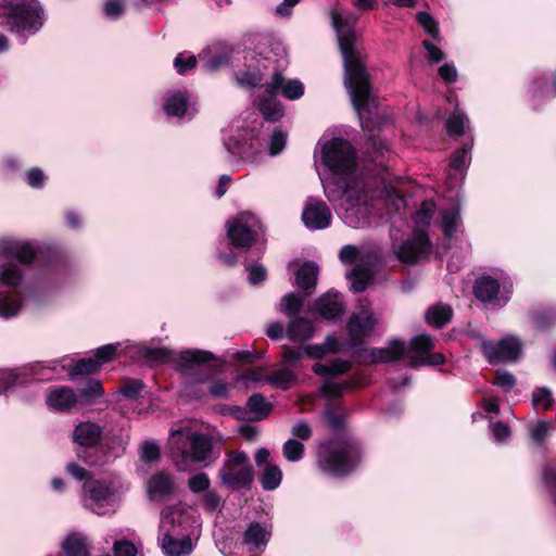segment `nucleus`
Masks as SVG:
<instances>
[{
  "instance_id": "f257e3e1",
  "label": "nucleus",
  "mask_w": 556,
  "mask_h": 556,
  "mask_svg": "<svg viewBox=\"0 0 556 556\" xmlns=\"http://www.w3.org/2000/svg\"><path fill=\"white\" fill-rule=\"evenodd\" d=\"M319 159L332 177L323 182L327 199L338 203L341 218L351 228L371 224L375 191L357 168L356 152L344 139L320 141Z\"/></svg>"
},
{
  "instance_id": "f03ea898",
  "label": "nucleus",
  "mask_w": 556,
  "mask_h": 556,
  "mask_svg": "<svg viewBox=\"0 0 556 556\" xmlns=\"http://www.w3.org/2000/svg\"><path fill=\"white\" fill-rule=\"evenodd\" d=\"M330 16L343 58L344 85L358 114L362 127L370 128L372 116L377 113V105L371 93L369 74L361 53L354 47V25L358 17L350 11L338 9L332 10Z\"/></svg>"
},
{
  "instance_id": "7ed1b4c3",
  "label": "nucleus",
  "mask_w": 556,
  "mask_h": 556,
  "mask_svg": "<svg viewBox=\"0 0 556 556\" xmlns=\"http://www.w3.org/2000/svg\"><path fill=\"white\" fill-rule=\"evenodd\" d=\"M45 22V10L38 0H2L0 3V25L24 38L37 34Z\"/></svg>"
},
{
  "instance_id": "20e7f679",
  "label": "nucleus",
  "mask_w": 556,
  "mask_h": 556,
  "mask_svg": "<svg viewBox=\"0 0 556 556\" xmlns=\"http://www.w3.org/2000/svg\"><path fill=\"white\" fill-rule=\"evenodd\" d=\"M168 445L175 464L181 471L188 470L191 465H206L212 451L211 439L190 428L172 430Z\"/></svg>"
},
{
  "instance_id": "39448f33",
  "label": "nucleus",
  "mask_w": 556,
  "mask_h": 556,
  "mask_svg": "<svg viewBox=\"0 0 556 556\" xmlns=\"http://www.w3.org/2000/svg\"><path fill=\"white\" fill-rule=\"evenodd\" d=\"M434 210V202L424 201L420 210L414 215L417 229L413 232L412 238L399 247L393 245L394 253L401 262L410 265L430 253L431 243L424 228L429 226Z\"/></svg>"
},
{
  "instance_id": "423d86ee",
  "label": "nucleus",
  "mask_w": 556,
  "mask_h": 556,
  "mask_svg": "<svg viewBox=\"0 0 556 556\" xmlns=\"http://www.w3.org/2000/svg\"><path fill=\"white\" fill-rule=\"evenodd\" d=\"M317 456L320 470L336 477L352 471L361 459L359 448L356 445L337 442L321 444Z\"/></svg>"
},
{
  "instance_id": "0eeeda50",
  "label": "nucleus",
  "mask_w": 556,
  "mask_h": 556,
  "mask_svg": "<svg viewBox=\"0 0 556 556\" xmlns=\"http://www.w3.org/2000/svg\"><path fill=\"white\" fill-rule=\"evenodd\" d=\"M202 520L198 509L179 502L163 507L160 514L159 532L200 535Z\"/></svg>"
},
{
  "instance_id": "6e6552de",
  "label": "nucleus",
  "mask_w": 556,
  "mask_h": 556,
  "mask_svg": "<svg viewBox=\"0 0 556 556\" xmlns=\"http://www.w3.org/2000/svg\"><path fill=\"white\" fill-rule=\"evenodd\" d=\"M83 505L92 513L104 516L114 513L119 502L122 485L118 481L93 480L84 484Z\"/></svg>"
},
{
  "instance_id": "1a4fd4ad",
  "label": "nucleus",
  "mask_w": 556,
  "mask_h": 556,
  "mask_svg": "<svg viewBox=\"0 0 556 556\" xmlns=\"http://www.w3.org/2000/svg\"><path fill=\"white\" fill-rule=\"evenodd\" d=\"M218 478L228 489H249L254 479V470L247 453L242 451L227 453L223 467L218 471Z\"/></svg>"
},
{
  "instance_id": "9d476101",
  "label": "nucleus",
  "mask_w": 556,
  "mask_h": 556,
  "mask_svg": "<svg viewBox=\"0 0 556 556\" xmlns=\"http://www.w3.org/2000/svg\"><path fill=\"white\" fill-rule=\"evenodd\" d=\"M258 230H261L258 218L248 212L238 214L227 223V236L231 244L237 248H249Z\"/></svg>"
},
{
  "instance_id": "9b49d317",
  "label": "nucleus",
  "mask_w": 556,
  "mask_h": 556,
  "mask_svg": "<svg viewBox=\"0 0 556 556\" xmlns=\"http://www.w3.org/2000/svg\"><path fill=\"white\" fill-rule=\"evenodd\" d=\"M433 345V340L427 334H418L412 338L409 345L406 346L410 366L419 367L444 363L445 357L442 353L432 352Z\"/></svg>"
},
{
  "instance_id": "f8f14e48",
  "label": "nucleus",
  "mask_w": 556,
  "mask_h": 556,
  "mask_svg": "<svg viewBox=\"0 0 556 556\" xmlns=\"http://www.w3.org/2000/svg\"><path fill=\"white\" fill-rule=\"evenodd\" d=\"M378 319L369 306L359 305L350 317L348 323V331L350 336V345H358L368 338Z\"/></svg>"
},
{
  "instance_id": "ddd939ff",
  "label": "nucleus",
  "mask_w": 556,
  "mask_h": 556,
  "mask_svg": "<svg viewBox=\"0 0 556 556\" xmlns=\"http://www.w3.org/2000/svg\"><path fill=\"white\" fill-rule=\"evenodd\" d=\"M481 349L491 364H498L517 361L521 354L522 345L516 337H506L496 342H483Z\"/></svg>"
},
{
  "instance_id": "4468645a",
  "label": "nucleus",
  "mask_w": 556,
  "mask_h": 556,
  "mask_svg": "<svg viewBox=\"0 0 556 556\" xmlns=\"http://www.w3.org/2000/svg\"><path fill=\"white\" fill-rule=\"evenodd\" d=\"M302 220L306 228L311 230H320L330 226L332 214L323 200L309 197L305 201L302 211Z\"/></svg>"
},
{
  "instance_id": "2eb2a0df",
  "label": "nucleus",
  "mask_w": 556,
  "mask_h": 556,
  "mask_svg": "<svg viewBox=\"0 0 556 556\" xmlns=\"http://www.w3.org/2000/svg\"><path fill=\"white\" fill-rule=\"evenodd\" d=\"M200 535L159 532V542L166 556L189 555Z\"/></svg>"
},
{
  "instance_id": "dca6fc26",
  "label": "nucleus",
  "mask_w": 556,
  "mask_h": 556,
  "mask_svg": "<svg viewBox=\"0 0 556 556\" xmlns=\"http://www.w3.org/2000/svg\"><path fill=\"white\" fill-rule=\"evenodd\" d=\"M279 91L286 99L294 101L304 94V85L299 79H286L281 73H275L270 80L265 84V93L277 96Z\"/></svg>"
},
{
  "instance_id": "f3484780",
  "label": "nucleus",
  "mask_w": 556,
  "mask_h": 556,
  "mask_svg": "<svg viewBox=\"0 0 556 556\" xmlns=\"http://www.w3.org/2000/svg\"><path fill=\"white\" fill-rule=\"evenodd\" d=\"M146 490L150 501L161 502L175 494L176 484L170 475L159 471L147 481Z\"/></svg>"
},
{
  "instance_id": "a211bd4d",
  "label": "nucleus",
  "mask_w": 556,
  "mask_h": 556,
  "mask_svg": "<svg viewBox=\"0 0 556 556\" xmlns=\"http://www.w3.org/2000/svg\"><path fill=\"white\" fill-rule=\"evenodd\" d=\"M163 110L168 116L185 117L195 113L194 103L185 91L176 90L169 92L164 101Z\"/></svg>"
},
{
  "instance_id": "6ab92c4d",
  "label": "nucleus",
  "mask_w": 556,
  "mask_h": 556,
  "mask_svg": "<svg viewBox=\"0 0 556 556\" xmlns=\"http://www.w3.org/2000/svg\"><path fill=\"white\" fill-rule=\"evenodd\" d=\"M315 309L323 318L333 320L343 314L344 305L339 293L329 291L317 299Z\"/></svg>"
},
{
  "instance_id": "aec40b11",
  "label": "nucleus",
  "mask_w": 556,
  "mask_h": 556,
  "mask_svg": "<svg viewBox=\"0 0 556 556\" xmlns=\"http://www.w3.org/2000/svg\"><path fill=\"white\" fill-rule=\"evenodd\" d=\"M102 435L101 427L96 422L78 424L73 431V440L81 447L94 448Z\"/></svg>"
},
{
  "instance_id": "412c9836",
  "label": "nucleus",
  "mask_w": 556,
  "mask_h": 556,
  "mask_svg": "<svg viewBox=\"0 0 556 556\" xmlns=\"http://www.w3.org/2000/svg\"><path fill=\"white\" fill-rule=\"evenodd\" d=\"M271 536V530L268 526L260 522H252L243 533L242 543L250 551L263 549Z\"/></svg>"
},
{
  "instance_id": "4be33fe9",
  "label": "nucleus",
  "mask_w": 556,
  "mask_h": 556,
  "mask_svg": "<svg viewBox=\"0 0 556 556\" xmlns=\"http://www.w3.org/2000/svg\"><path fill=\"white\" fill-rule=\"evenodd\" d=\"M34 255V249L29 243H23L13 239L0 240V256L12 257L23 264H27L33 260Z\"/></svg>"
},
{
  "instance_id": "5701e85b",
  "label": "nucleus",
  "mask_w": 556,
  "mask_h": 556,
  "mask_svg": "<svg viewBox=\"0 0 556 556\" xmlns=\"http://www.w3.org/2000/svg\"><path fill=\"white\" fill-rule=\"evenodd\" d=\"M78 403V396L68 387L56 388L47 395V404L56 410H68Z\"/></svg>"
},
{
  "instance_id": "b1692460",
  "label": "nucleus",
  "mask_w": 556,
  "mask_h": 556,
  "mask_svg": "<svg viewBox=\"0 0 556 556\" xmlns=\"http://www.w3.org/2000/svg\"><path fill=\"white\" fill-rule=\"evenodd\" d=\"M405 353V344L400 340H393L386 348L372 349L370 351V358L372 363H388L399 359Z\"/></svg>"
},
{
  "instance_id": "393cba45",
  "label": "nucleus",
  "mask_w": 556,
  "mask_h": 556,
  "mask_svg": "<svg viewBox=\"0 0 556 556\" xmlns=\"http://www.w3.org/2000/svg\"><path fill=\"white\" fill-rule=\"evenodd\" d=\"M66 556H90V543L81 533H71L62 542Z\"/></svg>"
},
{
  "instance_id": "a878e982",
  "label": "nucleus",
  "mask_w": 556,
  "mask_h": 556,
  "mask_svg": "<svg viewBox=\"0 0 556 556\" xmlns=\"http://www.w3.org/2000/svg\"><path fill=\"white\" fill-rule=\"evenodd\" d=\"M276 97L267 96L264 91L256 104L264 118L270 122L279 121L285 114L283 106Z\"/></svg>"
},
{
  "instance_id": "bb28decb",
  "label": "nucleus",
  "mask_w": 556,
  "mask_h": 556,
  "mask_svg": "<svg viewBox=\"0 0 556 556\" xmlns=\"http://www.w3.org/2000/svg\"><path fill=\"white\" fill-rule=\"evenodd\" d=\"M500 281L490 276L479 278L475 285V295L482 302H491L500 294Z\"/></svg>"
},
{
  "instance_id": "cd10ccee",
  "label": "nucleus",
  "mask_w": 556,
  "mask_h": 556,
  "mask_svg": "<svg viewBox=\"0 0 556 556\" xmlns=\"http://www.w3.org/2000/svg\"><path fill=\"white\" fill-rule=\"evenodd\" d=\"M470 160L471 156L469 149L466 148L458 150L453 154L447 174L448 179L455 180L452 182L453 185H456L458 181L463 180L464 172L468 167Z\"/></svg>"
},
{
  "instance_id": "c85d7f7f",
  "label": "nucleus",
  "mask_w": 556,
  "mask_h": 556,
  "mask_svg": "<svg viewBox=\"0 0 556 556\" xmlns=\"http://www.w3.org/2000/svg\"><path fill=\"white\" fill-rule=\"evenodd\" d=\"M317 276L318 266L314 262H306L295 273V285L302 290L314 289Z\"/></svg>"
},
{
  "instance_id": "c756f323",
  "label": "nucleus",
  "mask_w": 556,
  "mask_h": 556,
  "mask_svg": "<svg viewBox=\"0 0 556 556\" xmlns=\"http://www.w3.org/2000/svg\"><path fill=\"white\" fill-rule=\"evenodd\" d=\"M374 276V269L370 265L356 266L348 275L351 289L355 292H363Z\"/></svg>"
},
{
  "instance_id": "7c9ffc66",
  "label": "nucleus",
  "mask_w": 556,
  "mask_h": 556,
  "mask_svg": "<svg viewBox=\"0 0 556 556\" xmlns=\"http://www.w3.org/2000/svg\"><path fill=\"white\" fill-rule=\"evenodd\" d=\"M312 324L301 317H294L290 320L287 333L288 338L292 341H305L313 336Z\"/></svg>"
},
{
  "instance_id": "2f4dec72",
  "label": "nucleus",
  "mask_w": 556,
  "mask_h": 556,
  "mask_svg": "<svg viewBox=\"0 0 556 556\" xmlns=\"http://www.w3.org/2000/svg\"><path fill=\"white\" fill-rule=\"evenodd\" d=\"M351 369V363L345 359H333L329 364H315L313 371L325 378H334L342 375Z\"/></svg>"
},
{
  "instance_id": "473e14b6",
  "label": "nucleus",
  "mask_w": 556,
  "mask_h": 556,
  "mask_svg": "<svg viewBox=\"0 0 556 556\" xmlns=\"http://www.w3.org/2000/svg\"><path fill=\"white\" fill-rule=\"evenodd\" d=\"M24 279V271L20 265L10 263L5 265L0 271V286H5L12 290H16L22 286Z\"/></svg>"
},
{
  "instance_id": "72a5a7b5",
  "label": "nucleus",
  "mask_w": 556,
  "mask_h": 556,
  "mask_svg": "<svg viewBox=\"0 0 556 556\" xmlns=\"http://www.w3.org/2000/svg\"><path fill=\"white\" fill-rule=\"evenodd\" d=\"M282 480V471L278 465L266 464L261 472L260 482L264 490H276Z\"/></svg>"
},
{
  "instance_id": "f704fd0d",
  "label": "nucleus",
  "mask_w": 556,
  "mask_h": 556,
  "mask_svg": "<svg viewBox=\"0 0 556 556\" xmlns=\"http://www.w3.org/2000/svg\"><path fill=\"white\" fill-rule=\"evenodd\" d=\"M452 308L445 304H435L426 312V320L437 328L447 324L452 318Z\"/></svg>"
},
{
  "instance_id": "c9c22d12",
  "label": "nucleus",
  "mask_w": 556,
  "mask_h": 556,
  "mask_svg": "<svg viewBox=\"0 0 556 556\" xmlns=\"http://www.w3.org/2000/svg\"><path fill=\"white\" fill-rule=\"evenodd\" d=\"M296 375L289 368H279L268 375L267 382L278 389L288 390L296 382Z\"/></svg>"
},
{
  "instance_id": "e433bc0d",
  "label": "nucleus",
  "mask_w": 556,
  "mask_h": 556,
  "mask_svg": "<svg viewBox=\"0 0 556 556\" xmlns=\"http://www.w3.org/2000/svg\"><path fill=\"white\" fill-rule=\"evenodd\" d=\"M441 217V227L444 235L448 238L453 237L462 224L458 205H453L451 208L443 211Z\"/></svg>"
},
{
  "instance_id": "4c0bfd02",
  "label": "nucleus",
  "mask_w": 556,
  "mask_h": 556,
  "mask_svg": "<svg viewBox=\"0 0 556 556\" xmlns=\"http://www.w3.org/2000/svg\"><path fill=\"white\" fill-rule=\"evenodd\" d=\"M225 147L231 155H238L243 160L255 161L257 154L260 153V143L257 141L256 144H254L253 141H251L249 144L239 143L237 141H235L233 143L225 142Z\"/></svg>"
},
{
  "instance_id": "58836bf2",
  "label": "nucleus",
  "mask_w": 556,
  "mask_h": 556,
  "mask_svg": "<svg viewBox=\"0 0 556 556\" xmlns=\"http://www.w3.org/2000/svg\"><path fill=\"white\" fill-rule=\"evenodd\" d=\"M104 391L102 389L101 382L96 379H90L87 384L79 390L78 403L89 405L92 404L96 400L103 396Z\"/></svg>"
},
{
  "instance_id": "ea45409f",
  "label": "nucleus",
  "mask_w": 556,
  "mask_h": 556,
  "mask_svg": "<svg viewBox=\"0 0 556 556\" xmlns=\"http://www.w3.org/2000/svg\"><path fill=\"white\" fill-rule=\"evenodd\" d=\"M267 377L263 368H250L235 378V386L248 389L251 384L267 382Z\"/></svg>"
},
{
  "instance_id": "a19ab883",
  "label": "nucleus",
  "mask_w": 556,
  "mask_h": 556,
  "mask_svg": "<svg viewBox=\"0 0 556 556\" xmlns=\"http://www.w3.org/2000/svg\"><path fill=\"white\" fill-rule=\"evenodd\" d=\"M263 73L258 68L248 67L238 72L235 76L239 86L244 88H255L261 86L263 80Z\"/></svg>"
},
{
  "instance_id": "79ce46f5",
  "label": "nucleus",
  "mask_w": 556,
  "mask_h": 556,
  "mask_svg": "<svg viewBox=\"0 0 556 556\" xmlns=\"http://www.w3.org/2000/svg\"><path fill=\"white\" fill-rule=\"evenodd\" d=\"M351 387V383L337 382L333 378H325L323 384L319 388V393L327 400H333L339 397L345 390Z\"/></svg>"
},
{
  "instance_id": "37998d69",
  "label": "nucleus",
  "mask_w": 556,
  "mask_h": 556,
  "mask_svg": "<svg viewBox=\"0 0 556 556\" xmlns=\"http://www.w3.org/2000/svg\"><path fill=\"white\" fill-rule=\"evenodd\" d=\"M247 406L254 419H262L268 415L271 405L265 400L262 394H253L249 397Z\"/></svg>"
},
{
  "instance_id": "c03bdc74",
  "label": "nucleus",
  "mask_w": 556,
  "mask_h": 556,
  "mask_svg": "<svg viewBox=\"0 0 556 556\" xmlns=\"http://www.w3.org/2000/svg\"><path fill=\"white\" fill-rule=\"evenodd\" d=\"M101 362H97L94 356L79 359L70 371V377L74 378L80 375H90L99 371Z\"/></svg>"
},
{
  "instance_id": "a18cd8bd",
  "label": "nucleus",
  "mask_w": 556,
  "mask_h": 556,
  "mask_svg": "<svg viewBox=\"0 0 556 556\" xmlns=\"http://www.w3.org/2000/svg\"><path fill=\"white\" fill-rule=\"evenodd\" d=\"M126 11L125 0H104L102 3V12L106 20L118 21Z\"/></svg>"
},
{
  "instance_id": "49530a36",
  "label": "nucleus",
  "mask_w": 556,
  "mask_h": 556,
  "mask_svg": "<svg viewBox=\"0 0 556 556\" xmlns=\"http://www.w3.org/2000/svg\"><path fill=\"white\" fill-rule=\"evenodd\" d=\"M212 358V353L201 350H186L179 354V365L187 367L198 363H204Z\"/></svg>"
},
{
  "instance_id": "de8ad7c7",
  "label": "nucleus",
  "mask_w": 556,
  "mask_h": 556,
  "mask_svg": "<svg viewBox=\"0 0 556 556\" xmlns=\"http://www.w3.org/2000/svg\"><path fill=\"white\" fill-rule=\"evenodd\" d=\"M468 123L466 115L456 109L446 122V129L450 135L462 136L465 132V127Z\"/></svg>"
},
{
  "instance_id": "09e8293b",
  "label": "nucleus",
  "mask_w": 556,
  "mask_h": 556,
  "mask_svg": "<svg viewBox=\"0 0 556 556\" xmlns=\"http://www.w3.org/2000/svg\"><path fill=\"white\" fill-rule=\"evenodd\" d=\"M21 302L14 296L0 294V317L11 318L18 314Z\"/></svg>"
},
{
  "instance_id": "8fccbe9b",
  "label": "nucleus",
  "mask_w": 556,
  "mask_h": 556,
  "mask_svg": "<svg viewBox=\"0 0 556 556\" xmlns=\"http://www.w3.org/2000/svg\"><path fill=\"white\" fill-rule=\"evenodd\" d=\"M303 304V300L294 294L288 293L281 300V311L291 318L296 317Z\"/></svg>"
},
{
  "instance_id": "3c124183",
  "label": "nucleus",
  "mask_w": 556,
  "mask_h": 556,
  "mask_svg": "<svg viewBox=\"0 0 556 556\" xmlns=\"http://www.w3.org/2000/svg\"><path fill=\"white\" fill-rule=\"evenodd\" d=\"M282 454L289 462H299L304 454V445L295 439H289L282 446Z\"/></svg>"
},
{
  "instance_id": "603ef678",
  "label": "nucleus",
  "mask_w": 556,
  "mask_h": 556,
  "mask_svg": "<svg viewBox=\"0 0 556 556\" xmlns=\"http://www.w3.org/2000/svg\"><path fill=\"white\" fill-rule=\"evenodd\" d=\"M554 399L547 388H539L532 394V404L536 410H546L553 405Z\"/></svg>"
},
{
  "instance_id": "864d4df0",
  "label": "nucleus",
  "mask_w": 556,
  "mask_h": 556,
  "mask_svg": "<svg viewBox=\"0 0 556 556\" xmlns=\"http://www.w3.org/2000/svg\"><path fill=\"white\" fill-rule=\"evenodd\" d=\"M210 485L211 481L205 472L195 473L188 479V488L194 494H204L210 490Z\"/></svg>"
},
{
  "instance_id": "5fc2aeb1",
  "label": "nucleus",
  "mask_w": 556,
  "mask_h": 556,
  "mask_svg": "<svg viewBox=\"0 0 556 556\" xmlns=\"http://www.w3.org/2000/svg\"><path fill=\"white\" fill-rule=\"evenodd\" d=\"M115 556H136L138 553L137 545L128 540H116L113 544Z\"/></svg>"
},
{
  "instance_id": "6e6d98bb",
  "label": "nucleus",
  "mask_w": 556,
  "mask_h": 556,
  "mask_svg": "<svg viewBox=\"0 0 556 556\" xmlns=\"http://www.w3.org/2000/svg\"><path fill=\"white\" fill-rule=\"evenodd\" d=\"M417 21L429 35H431L434 39H440L438 25L430 14L426 12H419L417 14Z\"/></svg>"
},
{
  "instance_id": "4d7b16f0",
  "label": "nucleus",
  "mask_w": 556,
  "mask_h": 556,
  "mask_svg": "<svg viewBox=\"0 0 556 556\" xmlns=\"http://www.w3.org/2000/svg\"><path fill=\"white\" fill-rule=\"evenodd\" d=\"M230 386L223 380L214 379L208 382V393L213 397L227 399Z\"/></svg>"
},
{
  "instance_id": "13d9d810",
  "label": "nucleus",
  "mask_w": 556,
  "mask_h": 556,
  "mask_svg": "<svg viewBox=\"0 0 556 556\" xmlns=\"http://www.w3.org/2000/svg\"><path fill=\"white\" fill-rule=\"evenodd\" d=\"M287 135L281 130H275L269 141V154L275 156L279 154L286 147Z\"/></svg>"
},
{
  "instance_id": "bf43d9fd",
  "label": "nucleus",
  "mask_w": 556,
  "mask_h": 556,
  "mask_svg": "<svg viewBox=\"0 0 556 556\" xmlns=\"http://www.w3.org/2000/svg\"><path fill=\"white\" fill-rule=\"evenodd\" d=\"M494 383L502 388L504 391H509L515 387L516 378L511 372L504 369H500L496 372Z\"/></svg>"
},
{
  "instance_id": "052dcab7",
  "label": "nucleus",
  "mask_w": 556,
  "mask_h": 556,
  "mask_svg": "<svg viewBox=\"0 0 556 556\" xmlns=\"http://www.w3.org/2000/svg\"><path fill=\"white\" fill-rule=\"evenodd\" d=\"M141 459L148 463L155 462L160 457V448L154 442H144L140 447Z\"/></svg>"
},
{
  "instance_id": "680f3d73",
  "label": "nucleus",
  "mask_w": 556,
  "mask_h": 556,
  "mask_svg": "<svg viewBox=\"0 0 556 556\" xmlns=\"http://www.w3.org/2000/svg\"><path fill=\"white\" fill-rule=\"evenodd\" d=\"M199 59L203 63L204 67L211 71L217 70L227 62L225 56H211L210 50L203 51L199 55Z\"/></svg>"
},
{
  "instance_id": "e2e57ef3",
  "label": "nucleus",
  "mask_w": 556,
  "mask_h": 556,
  "mask_svg": "<svg viewBox=\"0 0 556 556\" xmlns=\"http://www.w3.org/2000/svg\"><path fill=\"white\" fill-rule=\"evenodd\" d=\"M203 507L205 510L213 513L219 508L222 498L214 490L206 491L202 496Z\"/></svg>"
},
{
  "instance_id": "0e129e2a",
  "label": "nucleus",
  "mask_w": 556,
  "mask_h": 556,
  "mask_svg": "<svg viewBox=\"0 0 556 556\" xmlns=\"http://www.w3.org/2000/svg\"><path fill=\"white\" fill-rule=\"evenodd\" d=\"M116 356V345L106 344L96 350L94 358L101 362V366L105 363L113 361Z\"/></svg>"
},
{
  "instance_id": "69168bd1",
  "label": "nucleus",
  "mask_w": 556,
  "mask_h": 556,
  "mask_svg": "<svg viewBox=\"0 0 556 556\" xmlns=\"http://www.w3.org/2000/svg\"><path fill=\"white\" fill-rule=\"evenodd\" d=\"M382 193L384 200L391 203L396 211H400V208L405 205L404 199L394 187L384 188Z\"/></svg>"
},
{
  "instance_id": "338daca9",
  "label": "nucleus",
  "mask_w": 556,
  "mask_h": 556,
  "mask_svg": "<svg viewBox=\"0 0 556 556\" xmlns=\"http://www.w3.org/2000/svg\"><path fill=\"white\" fill-rule=\"evenodd\" d=\"M195 64H197V59L193 55H189V56L185 58L184 54H179L174 60V66L179 74H184L188 70L193 68L195 66Z\"/></svg>"
},
{
  "instance_id": "774afa93",
  "label": "nucleus",
  "mask_w": 556,
  "mask_h": 556,
  "mask_svg": "<svg viewBox=\"0 0 556 556\" xmlns=\"http://www.w3.org/2000/svg\"><path fill=\"white\" fill-rule=\"evenodd\" d=\"M291 433L294 438L305 441L312 437V429L307 421L299 420L293 425Z\"/></svg>"
}]
</instances>
